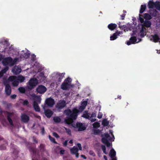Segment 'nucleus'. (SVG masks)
<instances>
[{
	"label": "nucleus",
	"mask_w": 160,
	"mask_h": 160,
	"mask_svg": "<svg viewBox=\"0 0 160 160\" xmlns=\"http://www.w3.org/2000/svg\"><path fill=\"white\" fill-rule=\"evenodd\" d=\"M79 112V110L76 108H73L72 110L68 109L64 111L67 117L65 119V123L68 124H71V125L75 128H78V131H83L86 129V127L84 126L82 123L77 122L75 124L73 123V120H76L78 117Z\"/></svg>",
	"instance_id": "1"
},
{
	"label": "nucleus",
	"mask_w": 160,
	"mask_h": 160,
	"mask_svg": "<svg viewBox=\"0 0 160 160\" xmlns=\"http://www.w3.org/2000/svg\"><path fill=\"white\" fill-rule=\"evenodd\" d=\"M38 84V80L36 78L31 79L28 82V84L27 86V88L29 90H31L37 85Z\"/></svg>",
	"instance_id": "2"
},
{
	"label": "nucleus",
	"mask_w": 160,
	"mask_h": 160,
	"mask_svg": "<svg viewBox=\"0 0 160 160\" xmlns=\"http://www.w3.org/2000/svg\"><path fill=\"white\" fill-rule=\"evenodd\" d=\"M111 139V138L108 133H105L104 137L102 138V142L108 147L110 146V144L108 141Z\"/></svg>",
	"instance_id": "3"
},
{
	"label": "nucleus",
	"mask_w": 160,
	"mask_h": 160,
	"mask_svg": "<svg viewBox=\"0 0 160 160\" xmlns=\"http://www.w3.org/2000/svg\"><path fill=\"white\" fill-rule=\"evenodd\" d=\"M66 105V102L64 100L59 101L55 105L56 108L58 110H61Z\"/></svg>",
	"instance_id": "4"
},
{
	"label": "nucleus",
	"mask_w": 160,
	"mask_h": 160,
	"mask_svg": "<svg viewBox=\"0 0 160 160\" xmlns=\"http://www.w3.org/2000/svg\"><path fill=\"white\" fill-rule=\"evenodd\" d=\"M11 53H12V55L13 57L19 56L18 50L12 45H11Z\"/></svg>",
	"instance_id": "5"
},
{
	"label": "nucleus",
	"mask_w": 160,
	"mask_h": 160,
	"mask_svg": "<svg viewBox=\"0 0 160 160\" xmlns=\"http://www.w3.org/2000/svg\"><path fill=\"white\" fill-rule=\"evenodd\" d=\"M47 89L46 88L42 85H39L36 89V91L38 93L40 94L44 93L47 90Z\"/></svg>",
	"instance_id": "6"
},
{
	"label": "nucleus",
	"mask_w": 160,
	"mask_h": 160,
	"mask_svg": "<svg viewBox=\"0 0 160 160\" xmlns=\"http://www.w3.org/2000/svg\"><path fill=\"white\" fill-rule=\"evenodd\" d=\"M45 102L49 107H52L55 104L54 100L51 98H47L45 100Z\"/></svg>",
	"instance_id": "7"
},
{
	"label": "nucleus",
	"mask_w": 160,
	"mask_h": 160,
	"mask_svg": "<svg viewBox=\"0 0 160 160\" xmlns=\"http://www.w3.org/2000/svg\"><path fill=\"white\" fill-rule=\"evenodd\" d=\"M2 59V63L4 66H7L10 63V58L9 57L3 58L2 55L0 54V61Z\"/></svg>",
	"instance_id": "8"
},
{
	"label": "nucleus",
	"mask_w": 160,
	"mask_h": 160,
	"mask_svg": "<svg viewBox=\"0 0 160 160\" xmlns=\"http://www.w3.org/2000/svg\"><path fill=\"white\" fill-rule=\"evenodd\" d=\"M15 57L14 59L11 57V66L17 64L20 61V58L19 56Z\"/></svg>",
	"instance_id": "9"
},
{
	"label": "nucleus",
	"mask_w": 160,
	"mask_h": 160,
	"mask_svg": "<svg viewBox=\"0 0 160 160\" xmlns=\"http://www.w3.org/2000/svg\"><path fill=\"white\" fill-rule=\"evenodd\" d=\"M43 109L45 110L44 113L45 116L48 118H50L53 113V112L49 109H45V106L42 105Z\"/></svg>",
	"instance_id": "10"
},
{
	"label": "nucleus",
	"mask_w": 160,
	"mask_h": 160,
	"mask_svg": "<svg viewBox=\"0 0 160 160\" xmlns=\"http://www.w3.org/2000/svg\"><path fill=\"white\" fill-rule=\"evenodd\" d=\"M22 121L24 123L28 122L29 120V117L25 113H22L21 116Z\"/></svg>",
	"instance_id": "11"
},
{
	"label": "nucleus",
	"mask_w": 160,
	"mask_h": 160,
	"mask_svg": "<svg viewBox=\"0 0 160 160\" xmlns=\"http://www.w3.org/2000/svg\"><path fill=\"white\" fill-rule=\"evenodd\" d=\"M8 80L4 82V84L5 85V92L6 94L8 95H10V86L9 85Z\"/></svg>",
	"instance_id": "12"
},
{
	"label": "nucleus",
	"mask_w": 160,
	"mask_h": 160,
	"mask_svg": "<svg viewBox=\"0 0 160 160\" xmlns=\"http://www.w3.org/2000/svg\"><path fill=\"white\" fill-rule=\"evenodd\" d=\"M21 70L20 67L16 66L12 69V71L15 74L17 75L21 72Z\"/></svg>",
	"instance_id": "13"
},
{
	"label": "nucleus",
	"mask_w": 160,
	"mask_h": 160,
	"mask_svg": "<svg viewBox=\"0 0 160 160\" xmlns=\"http://www.w3.org/2000/svg\"><path fill=\"white\" fill-rule=\"evenodd\" d=\"M17 79V80H18L19 82H22L24 81L25 80L24 77L21 75L18 76V77L15 76H11V81L13 79V78Z\"/></svg>",
	"instance_id": "14"
},
{
	"label": "nucleus",
	"mask_w": 160,
	"mask_h": 160,
	"mask_svg": "<svg viewBox=\"0 0 160 160\" xmlns=\"http://www.w3.org/2000/svg\"><path fill=\"white\" fill-rule=\"evenodd\" d=\"M137 40V39L136 37H132L130 38L129 41L127 42V44L128 45L132 44H135Z\"/></svg>",
	"instance_id": "15"
},
{
	"label": "nucleus",
	"mask_w": 160,
	"mask_h": 160,
	"mask_svg": "<svg viewBox=\"0 0 160 160\" xmlns=\"http://www.w3.org/2000/svg\"><path fill=\"white\" fill-rule=\"evenodd\" d=\"M121 32H116L114 33L113 35L110 37V40L111 41L114 40L117 38L118 36H119Z\"/></svg>",
	"instance_id": "16"
},
{
	"label": "nucleus",
	"mask_w": 160,
	"mask_h": 160,
	"mask_svg": "<svg viewBox=\"0 0 160 160\" xmlns=\"http://www.w3.org/2000/svg\"><path fill=\"white\" fill-rule=\"evenodd\" d=\"M151 37L153 39V42H160V38L157 34H155L154 35H152Z\"/></svg>",
	"instance_id": "17"
},
{
	"label": "nucleus",
	"mask_w": 160,
	"mask_h": 160,
	"mask_svg": "<svg viewBox=\"0 0 160 160\" xmlns=\"http://www.w3.org/2000/svg\"><path fill=\"white\" fill-rule=\"evenodd\" d=\"M33 99L34 101H36L38 102V103H40L41 102V98L40 96L36 95L33 94L32 96Z\"/></svg>",
	"instance_id": "18"
},
{
	"label": "nucleus",
	"mask_w": 160,
	"mask_h": 160,
	"mask_svg": "<svg viewBox=\"0 0 160 160\" xmlns=\"http://www.w3.org/2000/svg\"><path fill=\"white\" fill-rule=\"evenodd\" d=\"M69 85L68 82H64L61 85V88L63 90H67L68 89Z\"/></svg>",
	"instance_id": "19"
},
{
	"label": "nucleus",
	"mask_w": 160,
	"mask_h": 160,
	"mask_svg": "<svg viewBox=\"0 0 160 160\" xmlns=\"http://www.w3.org/2000/svg\"><path fill=\"white\" fill-rule=\"evenodd\" d=\"M33 107L36 111L37 112H39L40 111V109L38 105V103L36 101H33Z\"/></svg>",
	"instance_id": "20"
},
{
	"label": "nucleus",
	"mask_w": 160,
	"mask_h": 160,
	"mask_svg": "<svg viewBox=\"0 0 160 160\" xmlns=\"http://www.w3.org/2000/svg\"><path fill=\"white\" fill-rule=\"evenodd\" d=\"M117 26V25L116 24L111 23L108 24V27L109 30L112 31L115 29Z\"/></svg>",
	"instance_id": "21"
},
{
	"label": "nucleus",
	"mask_w": 160,
	"mask_h": 160,
	"mask_svg": "<svg viewBox=\"0 0 160 160\" xmlns=\"http://www.w3.org/2000/svg\"><path fill=\"white\" fill-rule=\"evenodd\" d=\"M19 151L17 148H15L13 149V152L12 153V156L14 158H16L18 157V155Z\"/></svg>",
	"instance_id": "22"
},
{
	"label": "nucleus",
	"mask_w": 160,
	"mask_h": 160,
	"mask_svg": "<svg viewBox=\"0 0 160 160\" xmlns=\"http://www.w3.org/2000/svg\"><path fill=\"white\" fill-rule=\"evenodd\" d=\"M0 113H4V115L7 116L8 122H10V113L8 112L7 111H4L3 112L2 109L0 107Z\"/></svg>",
	"instance_id": "23"
},
{
	"label": "nucleus",
	"mask_w": 160,
	"mask_h": 160,
	"mask_svg": "<svg viewBox=\"0 0 160 160\" xmlns=\"http://www.w3.org/2000/svg\"><path fill=\"white\" fill-rule=\"evenodd\" d=\"M70 151L71 153L74 154L78 152V149L77 147L74 146L70 149Z\"/></svg>",
	"instance_id": "24"
},
{
	"label": "nucleus",
	"mask_w": 160,
	"mask_h": 160,
	"mask_svg": "<svg viewBox=\"0 0 160 160\" xmlns=\"http://www.w3.org/2000/svg\"><path fill=\"white\" fill-rule=\"evenodd\" d=\"M143 25L147 28H149L151 25V22L149 21L145 20L143 23Z\"/></svg>",
	"instance_id": "25"
},
{
	"label": "nucleus",
	"mask_w": 160,
	"mask_h": 160,
	"mask_svg": "<svg viewBox=\"0 0 160 160\" xmlns=\"http://www.w3.org/2000/svg\"><path fill=\"white\" fill-rule=\"evenodd\" d=\"M11 82H12V85L14 86H17L19 84V82H18V80H17V79L13 78L12 80H11Z\"/></svg>",
	"instance_id": "26"
},
{
	"label": "nucleus",
	"mask_w": 160,
	"mask_h": 160,
	"mask_svg": "<svg viewBox=\"0 0 160 160\" xmlns=\"http://www.w3.org/2000/svg\"><path fill=\"white\" fill-rule=\"evenodd\" d=\"M155 2H154L152 1H150L148 2V7L149 8H152L155 7Z\"/></svg>",
	"instance_id": "27"
},
{
	"label": "nucleus",
	"mask_w": 160,
	"mask_h": 160,
	"mask_svg": "<svg viewBox=\"0 0 160 160\" xmlns=\"http://www.w3.org/2000/svg\"><path fill=\"white\" fill-rule=\"evenodd\" d=\"M109 155L111 158H114L115 157L116 152L113 149H112L110 150Z\"/></svg>",
	"instance_id": "28"
},
{
	"label": "nucleus",
	"mask_w": 160,
	"mask_h": 160,
	"mask_svg": "<svg viewBox=\"0 0 160 160\" xmlns=\"http://www.w3.org/2000/svg\"><path fill=\"white\" fill-rule=\"evenodd\" d=\"M146 8V4L142 5L141 6L140 9L139 11L140 13H142L145 11Z\"/></svg>",
	"instance_id": "29"
},
{
	"label": "nucleus",
	"mask_w": 160,
	"mask_h": 160,
	"mask_svg": "<svg viewBox=\"0 0 160 160\" xmlns=\"http://www.w3.org/2000/svg\"><path fill=\"white\" fill-rule=\"evenodd\" d=\"M57 75H58V81L59 82H61L62 79L64 77V74L63 73H57Z\"/></svg>",
	"instance_id": "30"
},
{
	"label": "nucleus",
	"mask_w": 160,
	"mask_h": 160,
	"mask_svg": "<svg viewBox=\"0 0 160 160\" xmlns=\"http://www.w3.org/2000/svg\"><path fill=\"white\" fill-rule=\"evenodd\" d=\"M158 11L156 9H153L151 10L150 12V13L153 17H155L157 15Z\"/></svg>",
	"instance_id": "31"
},
{
	"label": "nucleus",
	"mask_w": 160,
	"mask_h": 160,
	"mask_svg": "<svg viewBox=\"0 0 160 160\" xmlns=\"http://www.w3.org/2000/svg\"><path fill=\"white\" fill-rule=\"evenodd\" d=\"M144 18L147 20H149L152 18L151 16L148 13H145L144 14Z\"/></svg>",
	"instance_id": "32"
},
{
	"label": "nucleus",
	"mask_w": 160,
	"mask_h": 160,
	"mask_svg": "<svg viewBox=\"0 0 160 160\" xmlns=\"http://www.w3.org/2000/svg\"><path fill=\"white\" fill-rule=\"evenodd\" d=\"M155 7L158 10H160V2L159 1H156L155 2Z\"/></svg>",
	"instance_id": "33"
},
{
	"label": "nucleus",
	"mask_w": 160,
	"mask_h": 160,
	"mask_svg": "<svg viewBox=\"0 0 160 160\" xmlns=\"http://www.w3.org/2000/svg\"><path fill=\"white\" fill-rule=\"evenodd\" d=\"M109 122L106 119H104L102 122V125L104 126H107L109 124Z\"/></svg>",
	"instance_id": "34"
},
{
	"label": "nucleus",
	"mask_w": 160,
	"mask_h": 160,
	"mask_svg": "<svg viewBox=\"0 0 160 160\" xmlns=\"http://www.w3.org/2000/svg\"><path fill=\"white\" fill-rule=\"evenodd\" d=\"M29 151L32 152L33 155L35 154L36 152V148L32 147H30L29 148Z\"/></svg>",
	"instance_id": "35"
},
{
	"label": "nucleus",
	"mask_w": 160,
	"mask_h": 160,
	"mask_svg": "<svg viewBox=\"0 0 160 160\" xmlns=\"http://www.w3.org/2000/svg\"><path fill=\"white\" fill-rule=\"evenodd\" d=\"M54 121L56 122H59L61 121V118L58 117H55L53 118Z\"/></svg>",
	"instance_id": "36"
},
{
	"label": "nucleus",
	"mask_w": 160,
	"mask_h": 160,
	"mask_svg": "<svg viewBox=\"0 0 160 160\" xmlns=\"http://www.w3.org/2000/svg\"><path fill=\"white\" fill-rule=\"evenodd\" d=\"M18 90L19 92L22 93H25L26 90L23 87H20L18 88Z\"/></svg>",
	"instance_id": "37"
},
{
	"label": "nucleus",
	"mask_w": 160,
	"mask_h": 160,
	"mask_svg": "<svg viewBox=\"0 0 160 160\" xmlns=\"http://www.w3.org/2000/svg\"><path fill=\"white\" fill-rule=\"evenodd\" d=\"M48 137L49 140L51 142L55 144L57 143L56 141H55V138L52 137H51L50 135H49Z\"/></svg>",
	"instance_id": "38"
},
{
	"label": "nucleus",
	"mask_w": 160,
	"mask_h": 160,
	"mask_svg": "<svg viewBox=\"0 0 160 160\" xmlns=\"http://www.w3.org/2000/svg\"><path fill=\"white\" fill-rule=\"evenodd\" d=\"M90 114L88 113H86L82 115V117L85 118L89 119V118H91V117L89 116Z\"/></svg>",
	"instance_id": "39"
},
{
	"label": "nucleus",
	"mask_w": 160,
	"mask_h": 160,
	"mask_svg": "<svg viewBox=\"0 0 160 160\" xmlns=\"http://www.w3.org/2000/svg\"><path fill=\"white\" fill-rule=\"evenodd\" d=\"M92 126L93 128H97L100 127V124L98 122H96L92 124Z\"/></svg>",
	"instance_id": "40"
},
{
	"label": "nucleus",
	"mask_w": 160,
	"mask_h": 160,
	"mask_svg": "<svg viewBox=\"0 0 160 160\" xmlns=\"http://www.w3.org/2000/svg\"><path fill=\"white\" fill-rule=\"evenodd\" d=\"M39 149L40 151L42 152L44 151H45L44 145L42 144H40L39 147Z\"/></svg>",
	"instance_id": "41"
},
{
	"label": "nucleus",
	"mask_w": 160,
	"mask_h": 160,
	"mask_svg": "<svg viewBox=\"0 0 160 160\" xmlns=\"http://www.w3.org/2000/svg\"><path fill=\"white\" fill-rule=\"evenodd\" d=\"M101 148L103 153L106 154H107L108 153L106 152V148L105 146L103 145H101Z\"/></svg>",
	"instance_id": "42"
},
{
	"label": "nucleus",
	"mask_w": 160,
	"mask_h": 160,
	"mask_svg": "<svg viewBox=\"0 0 160 160\" xmlns=\"http://www.w3.org/2000/svg\"><path fill=\"white\" fill-rule=\"evenodd\" d=\"M65 129L66 131V132L67 133L71 136V130L69 128H65Z\"/></svg>",
	"instance_id": "43"
},
{
	"label": "nucleus",
	"mask_w": 160,
	"mask_h": 160,
	"mask_svg": "<svg viewBox=\"0 0 160 160\" xmlns=\"http://www.w3.org/2000/svg\"><path fill=\"white\" fill-rule=\"evenodd\" d=\"M88 102L87 101H83L82 104L81 105L83 107H86L87 105Z\"/></svg>",
	"instance_id": "44"
},
{
	"label": "nucleus",
	"mask_w": 160,
	"mask_h": 160,
	"mask_svg": "<svg viewBox=\"0 0 160 160\" xmlns=\"http://www.w3.org/2000/svg\"><path fill=\"white\" fill-rule=\"evenodd\" d=\"M8 69V68L7 67H6L2 69L1 72L3 74L5 73Z\"/></svg>",
	"instance_id": "45"
},
{
	"label": "nucleus",
	"mask_w": 160,
	"mask_h": 160,
	"mask_svg": "<svg viewBox=\"0 0 160 160\" xmlns=\"http://www.w3.org/2000/svg\"><path fill=\"white\" fill-rule=\"evenodd\" d=\"M41 134L42 135H44L45 133V130L44 128L43 127H42L41 128Z\"/></svg>",
	"instance_id": "46"
},
{
	"label": "nucleus",
	"mask_w": 160,
	"mask_h": 160,
	"mask_svg": "<svg viewBox=\"0 0 160 160\" xmlns=\"http://www.w3.org/2000/svg\"><path fill=\"white\" fill-rule=\"evenodd\" d=\"M29 104V102L28 100L27 99H26L24 100L22 104L23 105H27Z\"/></svg>",
	"instance_id": "47"
},
{
	"label": "nucleus",
	"mask_w": 160,
	"mask_h": 160,
	"mask_svg": "<svg viewBox=\"0 0 160 160\" xmlns=\"http://www.w3.org/2000/svg\"><path fill=\"white\" fill-rule=\"evenodd\" d=\"M119 27L121 29H123L124 28H126L127 26L126 25H124L123 26H121L120 22H119V24H118Z\"/></svg>",
	"instance_id": "48"
},
{
	"label": "nucleus",
	"mask_w": 160,
	"mask_h": 160,
	"mask_svg": "<svg viewBox=\"0 0 160 160\" xmlns=\"http://www.w3.org/2000/svg\"><path fill=\"white\" fill-rule=\"evenodd\" d=\"M141 34H140V37L142 38L144 37L145 36V34H144V33L143 32V30H142L140 31Z\"/></svg>",
	"instance_id": "49"
},
{
	"label": "nucleus",
	"mask_w": 160,
	"mask_h": 160,
	"mask_svg": "<svg viewBox=\"0 0 160 160\" xmlns=\"http://www.w3.org/2000/svg\"><path fill=\"white\" fill-rule=\"evenodd\" d=\"M72 81L71 79L69 78H68L64 81V82H67L68 83L71 82Z\"/></svg>",
	"instance_id": "50"
},
{
	"label": "nucleus",
	"mask_w": 160,
	"mask_h": 160,
	"mask_svg": "<svg viewBox=\"0 0 160 160\" xmlns=\"http://www.w3.org/2000/svg\"><path fill=\"white\" fill-rule=\"evenodd\" d=\"M24 58H27L29 57L30 53L28 52H27L26 53H24Z\"/></svg>",
	"instance_id": "51"
},
{
	"label": "nucleus",
	"mask_w": 160,
	"mask_h": 160,
	"mask_svg": "<svg viewBox=\"0 0 160 160\" xmlns=\"http://www.w3.org/2000/svg\"><path fill=\"white\" fill-rule=\"evenodd\" d=\"M139 19L142 23H143L144 22L143 18L140 15H139Z\"/></svg>",
	"instance_id": "52"
},
{
	"label": "nucleus",
	"mask_w": 160,
	"mask_h": 160,
	"mask_svg": "<svg viewBox=\"0 0 160 160\" xmlns=\"http://www.w3.org/2000/svg\"><path fill=\"white\" fill-rule=\"evenodd\" d=\"M96 117V112H93L91 115V118H95Z\"/></svg>",
	"instance_id": "53"
},
{
	"label": "nucleus",
	"mask_w": 160,
	"mask_h": 160,
	"mask_svg": "<svg viewBox=\"0 0 160 160\" xmlns=\"http://www.w3.org/2000/svg\"><path fill=\"white\" fill-rule=\"evenodd\" d=\"M100 132V131L98 129L95 130L94 131V134L95 135L98 134Z\"/></svg>",
	"instance_id": "54"
},
{
	"label": "nucleus",
	"mask_w": 160,
	"mask_h": 160,
	"mask_svg": "<svg viewBox=\"0 0 160 160\" xmlns=\"http://www.w3.org/2000/svg\"><path fill=\"white\" fill-rule=\"evenodd\" d=\"M53 135L56 138H58L59 137V135L56 132H53Z\"/></svg>",
	"instance_id": "55"
},
{
	"label": "nucleus",
	"mask_w": 160,
	"mask_h": 160,
	"mask_svg": "<svg viewBox=\"0 0 160 160\" xmlns=\"http://www.w3.org/2000/svg\"><path fill=\"white\" fill-rule=\"evenodd\" d=\"M61 148L59 146H57L55 148V152H57L58 151L59 149H60Z\"/></svg>",
	"instance_id": "56"
},
{
	"label": "nucleus",
	"mask_w": 160,
	"mask_h": 160,
	"mask_svg": "<svg viewBox=\"0 0 160 160\" xmlns=\"http://www.w3.org/2000/svg\"><path fill=\"white\" fill-rule=\"evenodd\" d=\"M77 146L79 148L80 150H82V147L80 143H78L77 144Z\"/></svg>",
	"instance_id": "57"
},
{
	"label": "nucleus",
	"mask_w": 160,
	"mask_h": 160,
	"mask_svg": "<svg viewBox=\"0 0 160 160\" xmlns=\"http://www.w3.org/2000/svg\"><path fill=\"white\" fill-rule=\"evenodd\" d=\"M31 58V59L33 61H34L35 59L36 56L33 54L32 55Z\"/></svg>",
	"instance_id": "58"
},
{
	"label": "nucleus",
	"mask_w": 160,
	"mask_h": 160,
	"mask_svg": "<svg viewBox=\"0 0 160 160\" xmlns=\"http://www.w3.org/2000/svg\"><path fill=\"white\" fill-rule=\"evenodd\" d=\"M126 16V14H123L122 15H121V19L122 20H123L124 19V18L125 17V16Z\"/></svg>",
	"instance_id": "59"
},
{
	"label": "nucleus",
	"mask_w": 160,
	"mask_h": 160,
	"mask_svg": "<svg viewBox=\"0 0 160 160\" xmlns=\"http://www.w3.org/2000/svg\"><path fill=\"white\" fill-rule=\"evenodd\" d=\"M89 153L91 155H92L93 156H95V153L92 151H90Z\"/></svg>",
	"instance_id": "60"
},
{
	"label": "nucleus",
	"mask_w": 160,
	"mask_h": 160,
	"mask_svg": "<svg viewBox=\"0 0 160 160\" xmlns=\"http://www.w3.org/2000/svg\"><path fill=\"white\" fill-rule=\"evenodd\" d=\"M68 140H65V142L63 143V145L64 146H66L68 144Z\"/></svg>",
	"instance_id": "61"
},
{
	"label": "nucleus",
	"mask_w": 160,
	"mask_h": 160,
	"mask_svg": "<svg viewBox=\"0 0 160 160\" xmlns=\"http://www.w3.org/2000/svg\"><path fill=\"white\" fill-rule=\"evenodd\" d=\"M85 108V107H82V106L81 105L79 109L80 110H81L82 111H83Z\"/></svg>",
	"instance_id": "62"
},
{
	"label": "nucleus",
	"mask_w": 160,
	"mask_h": 160,
	"mask_svg": "<svg viewBox=\"0 0 160 160\" xmlns=\"http://www.w3.org/2000/svg\"><path fill=\"white\" fill-rule=\"evenodd\" d=\"M65 151V150H60V154H62V155L64 153Z\"/></svg>",
	"instance_id": "63"
},
{
	"label": "nucleus",
	"mask_w": 160,
	"mask_h": 160,
	"mask_svg": "<svg viewBox=\"0 0 160 160\" xmlns=\"http://www.w3.org/2000/svg\"><path fill=\"white\" fill-rule=\"evenodd\" d=\"M89 119H90V120L92 122H94L96 120V119L93 118H89Z\"/></svg>",
	"instance_id": "64"
}]
</instances>
